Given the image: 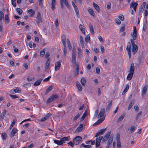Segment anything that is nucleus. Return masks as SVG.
<instances>
[{"mask_svg": "<svg viewBox=\"0 0 148 148\" xmlns=\"http://www.w3.org/2000/svg\"><path fill=\"white\" fill-rule=\"evenodd\" d=\"M142 112H139L137 114V115L136 117V119H137L140 117L141 115L142 114Z\"/></svg>", "mask_w": 148, "mask_h": 148, "instance_id": "nucleus-46", "label": "nucleus"}, {"mask_svg": "<svg viewBox=\"0 0 148 148\" xmlns=\"http://www.w3.org/2000/svg\"><path fill=\"white\" fill-rule=\"evenodd\" d=\"M89 27L91 33L92 34H93L94 33V30L92 25L91 24H90Z\"/></svg>", "mask_w": 148, "mask_h": 148, "instance_id": "nucleus-29", "label": "nucleus"}, {"mask_svg": "<svg viewBox=\"0 0 148 148\" xmlns=\"http://www.w3.org/2000/svg\"><path fill=\"white\" fill-rule=\"evenodd\" d=\"M16 119H15L13 120V121L10 125L9 129L10 130H11L12 127L14 125L16 122Z\"/></svg>", "mask_w": 148, "mask_h": 148, "instance_id": "nucleus-27", "label": "nucleus"}, {"mask_svg": "<svg viewBox=\"0 0 148 148\" xmlns=\"http://www.w3.org/2000/svg\"><path fill=\"white\" fill-rule=\"evenodd\" d=\"M53 88V87L52 86H49L48 88L47 89L45 93V95H47L50 91Z\"/></svg>", "mask_w": 148, "mask_h": 148, "instance_id": "nucleus-26", "label": "nucleus"}, {"mask_svg": "<svg viewBox=\"0 0 148 148\" xmlns=\"http://www.w3.org/2000/svg\"><path fill=\"white\" fill-rule=\"evenodd\" d=\"M98 114V112H95L94 116L93 118V119H95L96 118Z\"/></svg>", "mask_w": 148, "mask_h": 148, "instance_id": "nucleus-63", "label": "nucleus"}, {"mask_svg": "<svg viewBox=\"0 0 148 148\" xmlns=\"http://www.w3.org/2000/svg\"><path fill=\"white\" fill-rule=\"evenodd\" d=\"M100 49L102 53H103L104 52L105 50L104 47L103 45L100 46Z\"/></svg>", "mask_w": 148, "mask_h": 148, "instance_id": "nucleus-62", "label": "nucleus"}, {"mask_svg": "<svg viewBox=\"0 0 148 148\" xmlns=\"http://www.w3.org/2000/svg\"><path fill=\"white\" fill-rule=\"evenodd\" d=\"M121 144L120 141H117V148H121Z\"/></svg>", "mask_w": 148, "mask_h": 148, "instance_id": "nucleus-52", "label": "nucleus"}, {"mask_svg": "<svg viewBox=\"0 0 148 148\" xmlns=\"http://www.w3.org/2000/svg\"><path fill=\"white\" fill-rule=\"evenodd\" d=\"M103 137L102 136H100L96 138V140L95 146L96 147H98L100 145V143Z\"/></svg>", "mask_w": 148, "mask_h": 148, "instance_id": "nucleus-7", "label": "nucleus"}, {"mask_svg": "<svg viewBox=\"0 0 148 148\" xmlns=\"http://www.w3.org/2000/svg\"><path fill=\"white\" fill-rule=\"evenodd\" d=\"M137 37V30L135 27H134V31L133 33L132 37L134 40H136Z\"/></svg>", "mask_w": 148, "mask_h": 148, "instance_id": "nucleus-13", "label": "nucleus"}, {"mask_svg": "<svg viewBox=\"0 0 148 148\" xmlns=\"http://www.w3.org/2000/svg\"><path fill=\"white\" fill-rule=\"evenodd\" d=\"M45 49H43L42 50H41L40 52V55L42 56H43L45 54Z\"/></svg>", "mask_w": 148, "mask_h": 148, "instance_id": "nucleus-41", "label": "nucleus"}, {"mask_svg": "<svg viewBox=\"0 0 148 148\" xmlns=\"http://www.w3.org/2000/svg\"><path fill=\"white\" fill-rule=\"evenodd\" d=\"M17 12L19 13V15H21L23 13L22 10L20 8H17L16 9Z\"/></svg>", "mask_w": 148, "mask_h": 148, "instance_id": "nucleus-47", "label": "nucleus"}, {"mask_svg": "<svg viewBox=\"0 0 148 148\" xmlns=\"http://www.w3.org/2000/svg\"><path fill=\"white\" fill-rule=\"evenodd\" d=\"M60 61L57 62L55 64V71H56L60 69L61 66Z\"/></svg>", "mask_w": 148, "mask_h": 148, "instance_id": "nucleus-11", "label": "nucleus"}, {"mask_svg": "<svg viewBox=\"0 0 148 148\" xmlns=\"http://www.w3.org/2000/svg\"><path fill=\"white\" fill-rule=\"evenodd\" d=\"M6 113L5 112H3L2 113V114L0 116L1 118L2 119H3L4 117V116L5 115Z\"/></svg>", "mask_w": 148, "mask_h": 148, "instance_id": "nucleus-58", "label": "nucleus"}, {"mask_svg": "<svg viewBox=\"0 0 148 148\" xmlns=\"http://www.w3.org/2000/svg\"><path fill=\"white\" fill-rule=\"evenodd\" d=\"M7 135L6 134L3 133L1 135L2 138L3 140H5L6 138Z\"/></svg>", "mask_w": 148, "mask_h": 148, "instance_id": "nucleus-55", "label": "nucleus"}, {"mask_svg": "<svg viewBox=\"0 0 148 148\" xmlns=\"http://www.w3.org/2000/svg\"><path fill=\"white\" fill-rule=\"evenodd\" d=\"M93 5L96 10L99 13V12L100 8L98 5L94 2L93 3Z\"/></svg>", "mask_w": 148, "mask_h": 148, "instance_id": "nucleus-24", "label": "nucleus"}, {"mask_svg": "<svg viewBox=\"0 0 148 148\" xmlns=\"http://www.w3.org/2000/svg\"><path fill=\"white\" fill-rule=\"evenodd\" d=\"M75 55L76 51L75 50H73L72 53V58H76Z\"/></svg>", "mask_w": 148, "mask_h": 148, "instance_id": "nucleus-45", "label": "nucleus"}, {"mask_svg": "<svg viewBox=\"0 0 148 148\" xmlns=\"http://www.w3.org/2000/svg\"><path fill=\"white\" fill-rule=\"evenodd\" d=\"M138 47L136 45L132 46V51L133 52V54L134 55L135 53L137 52L138 51Z\"/></svg>", "mask_w": 148, "mask_h": 148, "instance_id": "nucleus-18", "label": "nucleus"}, {"mask_svg": "<svg viewBox=\"0 0 148 148\" xmlns=\"http://www.w3.org/2000/svg\"><path fill=\"white\" fill-rule=\"evenodd\" d=\"M81 146L83 147H84L86 148H91L92 147L90 145H86L84 143L82 144Z\"/></svg>", "mask_w": 148, "mask_h": 148, "instance_id": "nucleus-44", "label": "nucleus"}, {"mask_svg": "<svg viewBox=\"0 0 148 148\" xmlns=\"http://www.w3.org/2000/svg\"><path fill=\"white\" fill-rule=\"evenodd\" d=\"M106 129V128L104 129H102L101 130H100L96 134L95 136V137H97L100 135H102L103 134V133L105 132Z\"/></svg>", "mask_w": 148, "mask_h": 148, "instance_id": "nucleus-10", "label": "nucleus"}, {"mask_svg": "<svg viewBox=\"0 0 148 148\" xmlns=\"http://www.w3.org/2000/svg\"><path fill=\"white\" fill-rule=\"evenodd\" d=\"M134 100H132L130 101L128 106V110H130V109L134 105Z\"/></svg>", "mask_w": 148, "mask_h": 148, "instance_id": "nucleus-33", "label": "nucleus"}, {"mask_svg": "<svg viewBox=\"0 0 148 148\" xmlns=\"http://www.w3.org/2000/svg\"><path fill=\"white\" fill-rule=\"evenodd\" d=\"M110 134L111 132H108L107 134L105 135V136L106 137L108 138L110 136Z\"/></svg>", "mask_w": 148, "mask_h": 148, "instance_id": "nucleus-64", "label": "nucleus"}, {"mask_svg": "<svg viewBox=\"0 0 148 148\" xmlns=\"http://www.w3.org/2000/svg\"><path fill=\"white\" fill-rule=\"evenodd\" d=\"M129 88V85L128 84H127L126 85V87L124 89L123 92H122V95H123L128 90Z\"/></svg>", "mask_w": 148, "mask_h": 148, "instance_id": "nucleus-28", "label": "nucleus"}, {"mask_svg": "<svg viewBox=\"0 0 148 148\" xmlns=\"http://www.w3.org/2000/svg\"><path fill=\"white\" fill-rule=\"evenodd\" d=\"M82 140V138L80 136H76L73 139V142L75 145L78 144L80 141Z\"/></svg>", "mask_w": 148, "mask_h": 148, "instance_id": "nucleus-5", "label": "nucleus"}, {"mask_svg": "<svg viewBox=\"0 0 148 148\" xmlns=\"http://www.w3.org/2000/svg\"><path fill=\"white\" fill-rule=\"evenodd\" d=\"M36 19V23L37 25L39 26L40 25V22L41 23H42V20L41 16V14L39 12H38Z\"/></svg>", "mask_w": 148, "mask_h": 148, "instance_id": "nucleus-3", "label": "nucleus"}, {"mask_svg": "<svg viewBox=\"0 0 148 148\" xmlns=\"http://www.w3.org/2000/svg\"><path fill=\"white\" fill-rule=\"evenodd\" d=\"M146 3L145 2H143L141 5L140 8L139 9V14H140L141 12H143Z\"/></svg>", "mask_w": 148, "mask_h": 148, "instance_id": "nucleus-12", "label": "nucleus"}, {"mask_svg": "<svg viewBox=\"0 0 148 148\" xmlns=\"http://www.w3.org/2000/svg\"><path fill=\"white\" fill-rule=\"evenodd\" d=\"M120 134H117L116 136V141H120Z\"/></svg>", "mask_w": 148, "mask_h": 148, "instance_id": "nucleus-59", "label": "nucleus"}, {"mask_svg": "<svg viewBox=\"0 0 148 148\" xmlns=\"http://www.w3.org/2000/svg\"><path fill=\"white\" fill-rule=\"evenodd\" d=\"M5 23H8L10 22V20L7 14H5Z\"/></svg>", "mask_w": 148, "mask_h": 148, "instance_id": "nucleus-37", "label": "nucleus"}, {"mask_svg": "<svg viewBox=\"0 0 148 148\" xmlns=\"http://www.w3.org/2000/svg\"><path fill=\"white\" fill-rule=\"evenodd\" d=\"M54 142L55 143L59 145H62V142L61 140L60 141L58 140H54Z\"/></svg>", "mask_w": 148, "mask_h": 148, "instance_id": "nucleus-39", "label": "nucleus"}, {"mask_svg": "<svg viewBox=\"0 0 148 148\" xmlns=\"http://www.w3.org/2000/svg\"><path fill=\"white\" fill-rule=\"evenodd\" d=\"M126 49L128 52L129 58H130L131 55V47L130 42H128Z\"/></svg>", "mask_w": 148, "mask_h": 148, "instance_id": "nucleus-4", "label": "nucleus"}, {"mask_svg": "<svg viewBox=\"0 0 148 148\" xmlns=\"http://www.w3.org/2000/svg\"><path fill=\"white\" fill-rule=\"evenodd\" d=\"M50 63V60L49 58L47 59L45 63V71H46L49 68Z\"/></svg>", "mask_w": 148, "mask_h": 148, "instance_id": "nucleus-15", "label": "nucleus"}, {"mask_svg": "<svg viewBox=\"0 0 148 148\" xmlns=\"http://www.w3.org/2000/svg\"><path fill=\"white\" fill-rule=\"evenodd\" d=\"M137 5L138 3L137 2H134L133 1L130 4V8L131 9L133 8L134 10L136 11Z\"/></svg>", "mask_w": 148, "mask_h": 148, "instance_id": "nucleus-8", "label": "nucleus"}, {"mask_svg": "<svg viewBox=\"0 0 148 148\" xmlns=\"http://www.w3.org/2000/svg\"><path fill=\"white\" fill-rule=\"evenodd\" d=\"M81 82L83 86H84L86 82V79L84 77H82L81 79Z\"/></svg>", "mask_w": 148, "mask_h": 148, "instance_id": "nucleus-31", "label": "nucleus"}, {"mask_svg": "<svg viewBox=\"0 0 148 148\" xmlns=\"http://www.w3.org/2000/svg\"><path fill=\"white\" fill-rule=\"evenodd\" d=\"M72 64L75 66V68L79 67L78 62H76V58H72Z\"/></svg>", "mask_w": 148, "mask_h": 148, "instance_id": "nucleus-14", "label": "nucleus"}, {"mask_svg": "<svg viewBox=\"0 0 148 148\" xmlns=\"http://www.w3.org/2000/svg\"><path fill=\"white\" fill-rule=\"evenodd\" d=\"M51 76H49L48 77L45 78L43 80V82H47L49 80V79L51 78Z\"/></svg>", "mask_w": 148, "mask_h": 148, "instance_id": "nucleus-60", "label": "nucleus"}, {"mask_svg": "<svg viewBox=\"0 0 148 148\" xmlns=\"http://www.w3.org/2000/svg\"><path fill=\"white\" fill-rule=\"evenodd\" d=\"M136 128V127L134 125H132L131 126L130 129V131L131 133H132L134 131Z\"/></svg>", "mask_w": 148, "mask_h": 148, "instance_id": "nucleus-48", "label": "nucleus"}, {"mask_svg": "<svg viewBox=\"0 0 148 148\" xmlns=\"http://www.w3.org/2000/svg\"><path fill=\"white\" fill-rule=\"evenodd\" d=\"M10 96L12 97L13 99H15L16 98H18V97L17 96L15 95H12L9 94Z\"/></svg>", "mask_w": 148, "mask_h": 148, "instance_id": "nucleus-61", "label": "nucleus"}, {"mask_svg": "<svg viewBox=\"0 0 148 148\" xmlns=\"http://www.w3.org/2000/svg\"><path fill=\"white\" fill-rule=\"evenodd\" d=\"M76 70L75 72V76H77L78 75L79 73V67H76Z\"/></svg>", "mask_w": 148, "mask_h": 148, "instance_id": "nucleus-57", "label": "nucleus"}, {"mask_svg": "<svg viewBox=\"0 0 148 148\" xmlns=\"http://www.w3.org/2000/svg\"><path fill=\"white\" fill-rule=\"evenodd\" d=\"M76 84L77 87L78 88V90H79L80 91H81L82 90V88L81 85L79 82L78 81L77 82H76Z\"/></svg>", "mask_w": 148, "mask_h": 148, "instance_id": "nucleus-20", "label": "nucleus"}, {"mask_svg": "<svg viewBox=\"0 0 148 148\" xmlns=\"http://www.w3.org/2000/svg\"><path fill=\"white\" fill-rule=\"evenodd\" d=\"M62 40L63 45H66V37L64 35H62Z\"/></svg>", "mask_w": 148, "mask_h": 148, "instance_id": "nucleus-35", "label": "nucleus"}, {"mask_svg": "<svg viewBox=\"0 0 148 148\" xmlns=\"http://www.w3.org/2000/svg\"><path fill=\"white\" fill-rule=\"evenodd\" d=\"M148 87V85H145L143 88L142 92L141 95L142 97H144L146 93Z\"/></svg>", "mask_w": 148, "mask_h": 148, "instance_id": "nucleus-9", "label": "nucleus"}, {"mask_svg": "<svg viewBox=\"0 0 148 148\" xmlns=\"http://www.w3.org/2000/svg\"><path fill=\"white\" fill-rule=\"evenodd\" d=\"M112 105V101L111 100L110 101V103L108 104L107 107L106 108V110H110L111 106Z\"/></svg>", "mask_w": 148, "mask_h": 148, "instance_id": "nucleus-43", "label": "nucleus"}, {"mask_svg": "<svg viewBox=\"0 0 148 148\" xmlns=\"http://www.w3.org/2000/svg\"><path fill=\"white\" fill-rule=\"evenodd\" d=\"M77 53L79 58H81L82 57V52L79 48H77Z\"/></svg>", "mask_w": 148, "mask_h": 148, "instance_id": "nucleus-22", "label": "nucleus"}, {"mask_svg": "<svg viewBox=\"0 0 148 148\" xmlns=\"http://www.w3.org/2000/svg\"><path fill=\"white\" fill-rule=\"evenodd\" d=\"M17 129L16 128H14L12 130L10 135V136L11 137H13L14 135L17 133Z\"/></svg>", "mask_w": 148, "mask_h": 148, "instance_id": "nucleus-16", "label": "nucleus"}, {"mask_svg": "<svg viewBox=\"0 0 148 148\" xmlns=\"http://www.w3.org/2000/svg\"><path fill=\"white\" fill-rule=\"evenodd\" d=\"M67 43V44L69 50H71L72 49V46L71 44L69 39H67L66 40Z\"/></svg>", "mask_w": 148, "mask_h": 148, "instance_id": "nucleus-32", "label": "nucleus"}, {"mask_svg": "<svg viewBox=\"0 0 148 148\" xmlns=\"http://www.w3.org/2000/svg\"><path fill=\"white\" fill-rule=\"evenodd\" d=\"M87 112H85L83 114L81 118V121H83L85 118L86 116L87 115Z\"/></svg>", "mask_w": 148, "mask_h": 148, "instance_id": "nucleus-36", "label": "nucleus"}, {"mask_svg": "<svg viewBox=\"0 0 148 148\" xmlns=\"http://www.w3.org/2000/svg\"><path fill=\"white\" fill-rule=\"evenodd\" d=\"M115 22L118 25H119L121 24V22L119 19L118 18H116L115 19Z\"/></svg>", "mask_w": 148, "mask_h": 148, "instance_id": "nucleus-54", "label": "nucleus"}, {"mask_svg": "<svg viewBox=\"0 0 148 148\" xmlns=\"http://www.w3.org/2000/svg\"><path fill=\"white\" fill-rule=\"evenodd\" d=\"M79 28L81 31L84 34L85 31L84 27L82 25L80 24L79 26Z\"/></svg>", "mask_w": 148, "mask_h": 148, "instance_id": "nucleus-34", "label": "nucleus"}, {"mask_svg": "<svg viewBox=\"0 0 148 148\" xmlns=\"http://www.w3.org/2000/svg\"><path fill=\"white\" fill-rule=\"evenodd\" d=\"M85 40L86 42L90 41V37L89 35H87L85 37Z\"/></svg>", "mask_w": 148, "mask_h": 148, "instance_id": "nucleus-50", "label": "nucleus"}, {"mask_svg": "<svg viewBox=\"0 0 148 148\" xmlns=\"http://www.w3.org/2000/svg\"><path fill=\"white\" fill-rule=\"evenodd\" d=\"M133 73H132L129 72L127 75V79L129 80H130L133 77Z\"/></svg>", "mask_w": 148, "mask_h": 148, "instance_id": "nucleus-25", "label": "nucleus"}, {"mask_svg": "<svg viewBox=\"0 0 148 148\" xmlns=\"http://www.w3.org/2000/svg\"><path fill=\"white\" fill-rule=\"evenodd\" d=\"M125 115V114H122L119 118L118 120V121L120 122L124 118Z\"/></svg>", "mask_w": 148, "mask_h": 148, "instance_id": "nucleus-40", "label": "nucleus"}, {"mask_svg": "<svg viewBox=\"0 0 148 148\" xmlns=\"http://www.w3.org/2000/svg\"><path fill=\"white\" fill-rule=\"evenodd\" d=\"M64 46V49H63V52L64 53V56H65L66 55V54L67 53V49L66 47V45H63Z\"/></svg>", "mask_w": 148, "mask_h": 148, "instance_id": "nucleus-38", "label": "nucleus"}, {"mask_svg": "<svg viewBox=\"0 0 148 148\" xmlns=\"http://www.w3.org/2000/svg\"><path fill=\"white\" fill-rule=\"evenodd\" d=\"M80 44H81L82 46H84L83 38L81 36H80Z\"/></svg>", "mask_w": 148, "mask_h": 148, "instance_id": "nucleus-51", "label": "nucleus"}, {"mask_svg": "<svg viewBox=\"0 0 148 148\" xmlns=\"http://www.w3.org/2000/svg\"><path fill=\"white\" fill-rule=\"evenodd\" d=\"M104 113L105 112H100L98 116V118H100V119L98 120L95 123L93 124V125L96 126L99 125L104 120L105 117V116L104 117Z\"/></svg>", "mask_w": 148, "mask_h": 148, "instance_id": "nucleus-1", "label": "nucleus"}, {"mask_svg": "<svg viewBox=\"0 0 148 148\" xmlns=\"http://www.w3.org/2000/svg\"><path fill=\"white\" fill-rule=\"evenodd\" d=\"M134 69L135 68L134 64L133 63L131 64L130 68L129 71V72L134 73Z\"/></svg>", "mask_w": 148, "mask_h": 148, "instance_id": "nucleus-19", "label": "nucleus"}, {"mask_svg": "<svg viewBox=\"0 0 148 148\" xmlns=\"http://www.w3.org/2000/svg\"><path fill=\"white\" fill-rule=\"evenodd\" d=\"M88 10L90 14L93 16H94L95 13L93 10L92 9L89 8L88 9Z\"/></svg>", "mask_w": 148, "mask_h": 148, "instance_id": "nucleus-42", "label": "nucleus"}, {"mask_svg": "<svg viewBox=\"0 0 148 148\" xmlns=\"http://www.w3.org/2000/svg\"><path fill=\"white\" fill-rule=\"evenodd\" d=\"M113 138L112 137L110 138L109 140H108V141L107 143V145L109 146L110 144L112 142V141L113 140Z\"/></svg>", "mask_w": 148, "mask_h": 148, "instance_id": "nucleus-49", "label": "nucleus"}, {"mask_svg": "<svg viewBox=\"0 0 148 148\" xmlns=\"http://www.w3.org/2000/svg\"><path fill=\"white\" fill-rule=\"evenodd\" d=\"M118 17L119 19L122 21H123L124 19V17L123 16L122 14H121L120 15H119L118 16Z\"/></svg>", "mask_w": 148, "mask_h": 148, "instance_id": "nucleus-53", "label": "nucleus"}, {"mask_svg": "<svg viewBox=\"0 0 148 148\" xmlns=\"http://www.w3.org/2000/svg\"><path fill=\"white\" fill-rule=\"evenodd\" d=\"M28 13L29 14L32 13L29 16L32 17L35 15V11L34 10H33L32 9H29L28 10Z\"/></svg>", "mask_w": 148, "mask_h": 148, "instance_id": "nucleus-21", "label": "nucleus"}, {"mask_svg": "<svg viewBox=\"0 0 148 148\" xmlns=\"http://www.w3.org/2000/svg\"><path fill=\"white\" fill-rule=\"evenodd\" d=\"M64 3V4L68 8H69L70 7V5L67 0H60V3L61 5V8L63 9L64 8L63 3Z\"/></svg>", "mask_w": 148, "mask_h": 148, "instance_id": "nucleus-6", "label": "nucleus"}, {"mask_svg": "<svg viewBox=\"0 0 148 148\" xmlns=\"http://www.w3.org/2000/svg\"><path fill=\"white\" fill-rule=\"evenodd\" d=\"M60 140H61L62 144L64 143L65 141H68L69 140V138L67 137H64L60 139Z\"/></svg>", "mask_w": 148, "mask_h": 148, "instance_id": "nucleus-30", "label": "nucleus"}, {"mask_svg": "<svg viewBox=\"0 0 148 148\" xmlns=\"http://www.w3.org/2000/svg\"><path fill=\"white\" fill-rule=\"evenodd\" d=\"M58 97V96L56 95H52L48 98L46 101L47 103H49L57 99Z\"/></svg>", "mask_w": 148, "mask_h": 148, "instance_id": "nucleus-2", "label": "nucleus"}, {"mask_svg": "<svg viewBox=\"0 0 148 148\" xmlns=\"http://www.w3.org/2000/svg\"><path fill=\"white\" fill-rule=\"evenodd\" d=\"M42 80V79H39L37 80L34 84V86H37L40 85L41 82Z\"/></svg>", "mask_w": 148, "mask_h": 148, "instance_id": "nucleus-17", "label": "nucleus"}, {"mask_svg": "<svg viewBox=\"0 0 148 148\" xmlns=\"http://www.w3.org/2000/svg\"><path fill=\"white\" fill-rule=\"evenodd\" d=\"M83 124H80V125L77 128L76 131H77L78 132H81L83 129Z\"/></svg>", "mask_w": 148, "mask_h": 148, "instance_id": "nucleus-23", "label": "nucleus"}, {"mask_svg": "<svg viewBox=\"0 0 148 148\" xmlns=\"http://www.w3.org/2000/svg\"><path fill=\"white\" fill-rule=\"evenodd\" d=\"M80 116V114L78 113L73 118L74 121H76L78 118Z\"/></svg>", "mask_w": 148, "mask_h": 148, "instance_id": "nucleus-56", "label": "nucleus"}]
</instances>
